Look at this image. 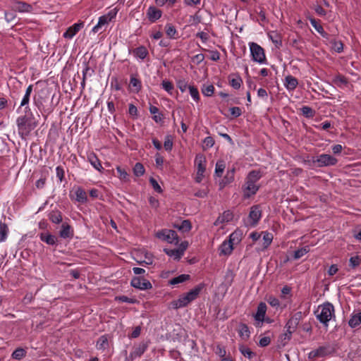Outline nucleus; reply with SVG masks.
Returning a JSON list of instances; mask_svg holds the SVG:
<instances>
[{"label":"nucleus","instance_id":"obj_22","mask_svg":"<svg viewBox=\"0 0 361 361\" xmlns=\"http://www.w3.org/2000/svg\"><path fill=\"white\" fill-rule=\"evenodd\" d=\"M242 238L243 231L240 229H236L230 234L228 240L234 246L235 245H238L240 243Z\"/></svg>","mask_w":361,"mask_h":361},{"label":"nucleus","instance_id":"obj_26","mask_svg":"<svg viewBox=\"0 0 361 361\" xmlns=\"http://www.w3.org/2000/svg\"><path fill=\"white\" fill-rule=\"evenodd\" d=\"M88 161L97 171H102L104 168L102 166L100 160L94 153H91L87 156Z\"/></svg>","mask_w":361,"mask_h":361},{"label":"nucleus","instance_id":"obj_31","mask_svg":"<svg viewBox=\"0 0 361 361\" xmlns=\"http://www.w3.org/2000/svg\"><path fill=\"white\" fill-rule=\"evenodd\" d=\"M173 227L183 233H187L191 230L192 224L189 220H183L180 224H173Z\"/></svg>","mask_w":361,"mask_h":361},{"label":"nucleus","instance_id":"obj_30","mask_svg":"<svg viewBox=\"0 0 361 361\" xmlns=\"http://www.w3.org/2000/svg\"><path fill=\"white\" fill-rule=\"evenodd\" d=\"M133 53L135 57L142 60L145 59L149 54L147 49L143 45L139 46L138 47L134 49Z\"/></svg>","mask_w":361,"mask_h":361},{"label":"nucleus","instance_id":"obj_50","mask_svg":"<svg viewBox=\"0 0 361 361\" xmlns=\"http://www.w3.org/2000/svg\"><path fill=\"white\" fill-rule=\"evenodd\" d=\"M298 323L297 322H295V320L293 319L292 318H290L286 325H285V328L288 330V331H290L292 332H295V330L297 329V327L298 326Z\"/></svg>","mask_w":361,"mask_h":361},{"label":"nucleus","instance_id":"obj_19","mask_svg":"<svg viewBox=\"0 0 361 361\" xmlns=\"http://www.w3.org/2000/svg\"><path fill=\"white\" fill-rule=\"evenodd\" d=\"M205 286L206 285L204 283H200L185 294L192 302L198 297L200 292L205 288Z\"/></svg>","mask_w":361,"mask_h":361},{"label":"nucleus","instance_id":"obj_37","mask_svg":"<svg viewBox=\"0 0 361 361\" xmlns=\"http://www.w3.org/2000/svg\"><path fill=\"white\" fill-rule=\"evenodd\" d=\"M32 90H33V85H30L27 87L25 94L21 100L19 109L24 106L25 105L29 104L30 95L32 94Z\"/></svg>","mask_w":361,"mask_h":361},{"label":"nucleus","instance_id":"obj_27","mask_svg":"<svg viewBox=\"0 0 361 361\" xmlns=\"http://www.w3.org/2000/svg\"><path fill=\"white\" fill-rule=\"evenodd\" d=\"M75 201H77L79 203L85 204L88 200L86 192L81 187L77 188V189L75 191Z\"/></svg>","mask_w":361,"mask_h":361},{"label":"nucleus","instance_id":"obj_20","mask_svg":"<svg viewBox=\"0 0 361 361\" xmlns=\"http://www.w3.org/2000/svg\"><path fill=\"white\" fill-rule=\"evenodd\" d=\"M129 88L131 91L138 93L142 89L141 80L134 75H130Z\"/></svg>","mask_w":361,"mask_h":361},{"label":"nucleus","instance_id":"obj_35","mask_svg":"<svg viewBox=\"0 0 361 361\" xmlns=\"http://www.w3.org/2000/svg\"><path fill=\"white\" fill-rule=\"evenodd\" d=\"M332 82L335 84L336 86L341 87L342 86H345L348 83V79L341 74H337L334 76L332 80Z\"/></svg>","mask_w":361,"mask_h":361},{"label":"nucleus","instance_id":"obj_64","mask_svg":"<svg viewBox=\"0 0 361 361\" xmlns=\"http://www.w3.org/2000/svg\"><path fill=\"white\" fill-rule=\"evenodd\" d=\"M221 216L224 218L226 222H229L233 220V214L230 210H226L221 214Z\"/></svg>","mask_w":361,"mask_h":361},{"label":"nucleus","instance_id":"obj_32","mask_svg":"<svg viewBox=\"0 0 361 361\" xmlns=\"http://www.w3.org/2000/svg\"><path fill=\"white\" fill-rule=\"evenodd\" d=\"M361 324V312L353 314L350 316L348 320V325L350 327L354 329L357 327Z\"/></svg>","mask_w":361,"mask_h":361},{"label":"nucleus","instance_id":"obj_29","mask_svg":"<svg viewBox=\"0 0 361 361\" xmlns=\"http://www.w3.org/2000/svg\"><path fill=\"white\" fill-rule=\"evenodd\" d=\"M109 22L110 21L104 15L100 16L99 18L97 24L93 27L92 32H93L94 33L102 32V31H101V30L102 27L108 25Z\"/></svg>","mask_w":361,"mask_h":361},{"label":"nucleus","instance_id":"obj_14","mask_svg":"<svg viewBox=\"0 0 361 361\" xmlns=\"http://www.w3.org/2000/svg\"><path fill=\"white\" fill-rule=\"evenodd\" d=\"M84 26V23H74L70 26L63 34V37L66 39H72Z\"/></svg>","mask_w":361,"mask_h":361},{"label":"nucleus","instance_id":"obj_11","mask_svg":"<svg viewBox=\"0 0 361 361\" xmlns=\"http://www.w3.org/2000/svg\"><path fill=\"white\" fill-rule=\"evenodd\" d=\"M11 7L15 11L20 13H30L32 11V6L31 4L19 0H11Z\"/></svg>","mask_w":361,"mask_h":361},{"label":"nucleus","instance_id":"obj_61","mask_svg":"<svg viewBox=\"0 0 361 361\" xmlns=\"http://www.w3.org/2000/svg\"><path fill=\"white\" fill-rule=\"evenodd\" d=\"M267 302L273 307H276V308H278L280 305V302L278 298L272 296V295H270L268 298H267Z\"/></svg>","mask_w":361,"mask_h":361},{"label":"nucleus","instance_id":"obj_40","mask_svg":"<svg viewBox=\"0 0 361 361\" xmlns=\"http://www.w3.org/2000/svg\"><path fill=\"white\" fill-rule=\"evenodd\" d=\"M361 264V256L360 255H354L352 256L349 259V264L348 266L352 269H355L357 268Z\"/></svg>","mask_w":361,"mask_h":361},{"label":"nucleus","instance_id":"obj_47","mask_svg":"<svg viewBox=\"0 0 361 361\" xmlns=\"http://www.w3.org/2000/svg\"><path fill=\"white\" fill-rule=\"evenodd\" d=\"M235 172V169L234 167L227 171L226 174L223 178V179L226 181V183L230 184L234 181Z\"/></svg>","mask_w":361,"mask_h":361},{"label":"nucleus","instance_id":"obj_7","mask_svg":"<svg viewBox=\"0 0 361 361\" xmlns=\"http://www.w3.org/2000/svg\"><path fill=\"white\" fill-rule=\"evenodd\" d=\"M157 238L169 243L178 245L179 243V238L177 233L173 230L161 229L156 233Z\"/></svg>","mask_w":361,"mask_h":361},{"label":"nucleus","instance_id":"obj_25","mask_svg":"<svg viewBox=\"0 0 361 361\" xmlns=\"http://www.w3.org/2000/svg\"><path fill=\"white\" fill-rule=\"evenodd\" d=\"M109 338L108 334L101 336L96 343V348L99 350H105L109 348Z\"/></svg>","mask_w":361,"mask_h":361},{"label":"nucleus","instance_id":"obj_16","mask_svg":"<svg viewBox=\"0 0 361 361\" xmlns=\"http://www.w3.org/2000/svg\"><path fill=\"white\" fill-rule=\"evenodd\" d=\"M195 162L197 165V172L200 175L204 173L207 162L205 157L202 154H197L195 157Z\"/></svg>","mask_w":361,"mask_h":361},{"label":"nucleus","instance_id":"obj_5","mask_svg":"<svg viewBox=\"0 0 361 361\" xmlns=\"http://www.w3.org/2000/svg\"><path fill=\"white\" fill-rule=\"evenodd\" d=\"M334 314V307L330 302H326L322 306L319 314L317 315V319L326 326Z\"/></svg>","mask_w":361,"mask_h":361},{"label":"nucleus","instance_id":"obj_1","mask_svg":"<svg viewBox=\"0 0 361 361\" xmlns=\"http://www.w3.org/2000/svg\"><path fill=\"white\" fill-rule=\"evenodd\" d=\"M262 177V174L259 170H252L248 173L242 186L244 200L249 199L257 192L260 186L257 185V183Z\"/></svg>","mask_w":361,"mask_h":361},{"label":"nucleus","instance_id":"obj_55","mask_svg":"<svg viewBox=\"0 0 361 361\" xmlns=\"http://www.w3.org/2000/svg\"><path fill=\"white\" fill-rule=\"evenodd\" d=\"M161 86L169 94H172V91L174 87L171 82L167 80H164L161 82Z\"/></svg>","mask_w":361,"mask_h":361},{"label":"nucleus","instance_id":"obj_43","mask_svg":"<svg viewBox=\"0 0 361 361\" xmlns=\"http://www.w3.org/2000/svg\"><path fill=\"white\" fill-rule=\"evenodd\" d=\"M269 37L276 48L279 49L282 47L281 37L278 33L274 32L269 35Z\"/></svg>","mask_w":361,"mask_h":361},{"label":"nucleus","instance_id":"obj_2","mask_svg":"<svg viewBox=\"0 0 361 361\" xmlns=\"http://www.w3.org/2000/svg\"><path fill=\"white\" fill-rule=\"evenodd\" d=\"M34 119V117H27V116H20L17 118L18 131L22 139H25L36 128L37 123Z\"/></svg>","mask_w":361,"mask_h":361},{"label":"nucleus","instance_id":"obj_23","mask_svg":"<svg viewBox=\"0 0 361 361\" xmlns=\"http://www.w3.org/2000/svg\"><path fill=\"white\" fill-rule=\"evenodd\" d=\"M219 250L220 255H230L233 250V245L228 240H224L220 245Z\"/></svg>","mask_w":361,"mask_h":361},{"label":"nucleus","instance_id":"obj_6","mask_svg":"<svg viewBox=\"0 0 361 361\" xmlns=\"http://www.w3.org/2000/svg\"><path fill=\"white\" fill-rule=\"evenodd\" d=\"M335 352V348L329 344L319 346L318 348L311 350L308 355V359L314 360L318 357H325L333 355Z\"/></svg>","mask_w":361,"mask_h":361},{"label":"nucleus","instance_id":"obj_12","mask_svg":"<svg viewBox=\"0 0 361 361\" xmlns=\"http://www.w3.org/2000/svg\"><path fill=\"white\" fill-rule=\"evenodd\" d=\"M59 234L61 238L71 239L74 235V230L68 222L65 221L62 223Z\"/></svg>","mask_w":361,"mask_h":361},{"label":"nucleus","instance_id":"obj_36","mask_svg":"<svg viewBox=\"0 0 361 361\" xmlns=\"http://www.w3.org/2000/svg\"><path fill=\"white\" fill-rule=\"evenodd\" d=\"M165 32L166 35L171 39H177L178 32L174 25L171 23H167L165 26Z\"/></svg>","mask_w":361,"mask_h":361},{"label":"nucleus","instance_id":"obj_62","mask_svg":"<svg viewBox=\"0 0 361 361\" xmlns=\"http://www.w3.org/2000/svg\"><path fill=\"white\" fill-rule=\"evenodd\" d=\"M203 143H204V147L211 148L214 145V140L212 137L208 136L204 139Z\"/></svg>","mask_w":361,"mask_h":361},{"label":"nucleus","instance_id":"obj_13","mask_svg":"<svg viewBox=\"0 0 361 361\" xmlns=\"http://www.w3.org/2000/svg\"><path fill=\"white\" fill-rule=\"evenodd\" d=\"M146 15L149 21L153 23L161 17L162 11L157 7L151 6L148 8Z\"/></svg>","mask_w":361,"mask_h":361},{"label":"nucleus","instance_id":"obj_54","mask_svg":"<svg viewBox=\"0 0 361 361\" xmlns=\"http://www.w3.org/2000/svg\"><path fill=\"white\" fill-rule=\"evenodd\" d=\"M116 171L120 180L123 181H127L128 180V174L125 169H122L121 166H117Z\"/></svg>","mask_w":361,"mask_h":361},{"label":"nucleus","instance_id":"obj_10","mask_svg":"<svg viewBox=\"0 0 361 361\" xmlns=\"http://www.w3.org/2000/svg\"><path fill=\"white\" fill-rule=\"evenodd\" d=\"M267 305L265 302H260L257 306V312L254 314V319L256 321L255 326L261 327L263 323V319L266 316Z\"/></svg>","mask_w":361,"mask_h":361},{"label":"nucleus","instance_id":"obj_60","mask_svg":"<svg viewBox=\"0 0 361 361\" xmlns=\"http://www.w3.org/2000/svg\"><path fill=\"white\" fill-rule=\"evenodd\" d=\"M149 183L156 192L158 193H161L163 192L158 182L153 177H150Z\"/></svg>","mask_w":361,"mask_h":361},{"label":"nucleus","instance_id":"obj_53","mask_svg":"<svg viewBox=\"0 0 361 361\" xmlns=\"http://www.w3.org/2000/svg\"><path fill=\"white\" fill-rule=\"evenodd\" d=\"M188 90H189V92H190V94L192 98L195 102H198L200 100V94H199V91H198L197 88L193 85H189Z\"/></svg>","mask_w":361,"mask_h":361},{"label":"nucleus","instance_id":"obj_24","mask_svg":"<svg viewBox=\"0 0 361 361\" xmlns=\"http://www.w3.org/2000/svg\"><path fill=\"white\" fill-rule=\"evenodd\" d=\"M310 21L311 25L314 27V29L321 35V36L326 39H329L330 35L326 32L324 31L323 27L318 23L317 20L312 18H310Z\"/></svg>","mask_w":361,"mask_h":361},{"label":"nucleus","instance_id":"obj_34","mask_svg":"<svg viewBox=\"0 0 361 361\" xmlns=\"http://www.w3.org/2000/svg\"><path fill=\"white\" fill-rule=\"evenodd\" d=\"M190 279V276L189 274H180L176 277H174L169 280V284L175 286L181 283H183L186 281H188Z\"/></svg>","mask_w":361,"mask_h":361},{"label":"nucleus","instance_id":"obj_52","mask_svg":"<svg viewBox=\"0 0 361 361\" xmlns=\"http://www.w3.org/2000/svg\"><path fill=\"white\" fill-rule=\"evenodd\" d=\"M293 333V332L286 329V332L280 336L279 338L281 341L283 346H285L286 343L291 340Z\"/></svg>","mask_w":361,"mask_h":361},{"label":"nucleus","instance_id":"obj_15","mask_svg":"<svg viewBox=\"0 0 361 361\" xmlns=\"http://www.w3.org/2000/svg\"><path fill=\"white\" fill-rule=\"evenodd\" d=\"M191 302V300L187 296V295L183 294L180 295L177 300L172 301L171 305L173 309L177 310L188 306Z\"/></svg>","mask_w":361,"mask_h":361},{"label":"nucleus","instance_id":"obj_38","mask_svg":"<svg viewBox=\"0 0 361 361\" xmlns=\"http://www.w3.org/2000/svg\"><path fill=\"white\" fill-rule=\"evenodd\" d=\"M226 168L225 161L224 160H219L216 163L214 175L216 177H221L224 169Z\"/></svg>","mask_w":361,"mask_h":361},{"label":"nucleus","instance_id":"obj_39","mask_svg":"<svg viewBox=\"0 0 361 361\" xmlns=\"http://www.w3.org/2000/svg\"><path fill=\"white\" fill-rule=\"evenodd\" d=\"M164 252L169 257H173L175 260H180V259L182 257V254L180 253L179 250L176 249H168L164 248Z\"/></svg>","mask_w":361,"mask_h":361},{"label":"nucleus","instance_id":"obj_56","mask_svg":"<svg viewBox=\"0 0 361 361\" xmlns=\"http://www.w3.org/2000/svg\"><path fill=\"white\" fill-rule=\"evenodd\" d=\"M239 350L245 357L249 359H251L255 355V353L249 348L245 347L244 345H241Z\"/></svg>","mask_w":361,"mask_h":361},{"label":"nucleus","instance_id":"obj_51","mask_svg":"<svg viewBox=\"0 0 361 361\" xmlns=\"http://www.w3.org/2000/svg\"><path fill=\"white\" fill-rule=\"evenodd\" d=\"M330 42L332 44V49L337 53H341L343 50V44L341 41H336L335 39H331Z\"/></svg>","mask_w":361,"mask_h":361},{"label":"nucleus","instance_id":"obj_57","mask_svg":"<svg viewBox=\"0 0 361 361\" xmlns=\"http://www.w3.org/2000/svg\"><path fill=\"white\" fill-rule=\"evenodd\" d=\"M214 92V87L212 85H204L202 88V94L206 97H211Z\"/></svg>","mask_w":361,"mask_h":361},{"label":"nucleus","instance_id":"obj_28","mask_svg":"<svg viewBox=\"0 0 361 361\" xmlns=\"http://www.w3.org/2000/svg\"><path fill=\"white\" fill-rule=\"evenodd\" d=\"M149 343V341H148V342L142 341L138 345L134 346L132 352L137 357H140L147 350Z\"/></svg>","mask_w":361,"mask_h":361},{"label":"nucleus","instance_id":"obj_3","mask_svg":"<svg viewBox=\"0 0 361 361\" xmlns=\"http://www.w3.org/2000/svg\"><path fill=\"white\" fill-rule=\"evenodd\" d=\"M316 167H326L335 166L338 163V159L331 154H322L317 157H313L310 161Z\"/></svg>","mask_w":361,"mask_h":361},{"label":"nucleus","instance_id":"obj_42","mask_svg":"<svg viewBox=\"0 0 361 361\" xmlns=\"http://www.w3.org/2000/svg\"><path fill=\"white\" fill-rule=\"evenodd\" d=\"M300 111L301 112V114L307 118H311L314 117L315 114V111L308 106H302L300 109Z\"/></svg>","mask_w":361,"mask_h":361},{"label":"nucleus","instance_id":"obj_45","mask_svg":"<svg viewBox=\"0 0 361 361\" xmlns=\"http://www.w3.org/2000/svg\"><path fill=\"white\" fill-rule=\"evenodd\" d=\"M263 248H267L273 240V235L267 231L263 232Z\"/></svg>","mask_w":361,"mask_h":361},{"label":"nucleus","instance_id":"obj_33","mask_svg":"<svg viewBox=\"0 0 361 361\" xmlns=\"http://www.w3.org/2000/svg\"><path fill=\"white\" fill-rule=\"evenodd\" d=\"M238 334L242 339L246 340L250 336V331L246 324L241 323L239 325Z\"/></svg>","mask_w":361,"mask_h":361},{"label":"nucleus","instance_id":"obj_46","mask_svg":"<svg viewBox=\"0 0 361 361\" xmlns=\"http://www.w3.org/2000/svg\"><path fill=\"white\" fill-rule=\"evenodd\" d=\"M310 247L308 245L304 246L300 249H298L294 252L293 258L294 259H298L304 256L305 254L309 252Z\"/></svg>","mask_w":361,"mask_h":361},{"label":"nucleus","instance_id":"obj_63","mask_svg":"<svg viewBox=\"0 0 361 361\" xmlns=\"http://www.w3.org/2000/svg\"><path fill=\"white\" fill-rule=\"evenodd\" d=\"M56 176L59 179L60 182H62L65 177V171L62 166H58L56 168Z\"/></svg>","mask_w":361,"mask_h":361},{"label":"nucleus","instance_id":"obj_58","mask_svg":"<svg viewBox=\"0 0 361 361\" xmlns=\"http://www.w3.org/2000/svg\"><path fill=\"white\" fill-rule=\"evenodd\" d=\"M173 140L171 135H166L165 137L164 147L166 151L171 152L173 148Z\"/></svg>","mask_w":361,"mask_h":361},{"label":"nucleus","instance_id":"obj_8","mask_svg":"<svg viewBox=\"0 0 361 361\" xmlns=\"http://www.w3.org/2000/svg\"><path fill=\"white\" fill-rule=\"evenodd\" d=\"M130 285L133 288L142 290H149L152 288L150 281L141 276H133L131 279Z\"/></svg>","mask_w":361,"mask_h":361},{"label":"nucleus","instance_id":"obj_17","mask_svg":"<svg viewBox=\"0 0 361 361\" xmlns=\"http://www.w3.org/2000/svg\"><path fill=\"white\" fill-rule=\"evenodd\" d=\"M39 239L49 245H56L58 243V238L49 233H41Z\"/></svg>","mask_w":361,"mask_h":361},{"label":"nucleus","instance_id":"obj_48","mask_svg":"<svg viewBox=\"0 0 361 361\" xmlns=\"http://www.w3.org/2000/svg\"><path fill=\"white\" fill-rule=\"evenodd\" d=\"M133 170L134 175L137 177L142 176L145 172L143 164L140 162H137L135 164Z\"/></svg>","mask_w":361,"mask_h":361},{"label":"nucleus","instance_id":"obj_21","mask_svg":"<svg viewBox=\"0 0 361 361\" xmlns=\"http://www.w3.org/2000/svg\"><path fill=\"white\" fill-rule=\"evenodd\" d=\"M49 219L55 224L63 223V215L58 209L51 211L48 214Z\"/></svg>","mask_w":361,"mask_h":361},{"label":"nucleus","instance_id":"obj_49","mask_svg":"<svg viewBox=\"0 0 361 361\" xmlns=\"http://www.w3.org/2000/svg\"><path fill=\"white\" fill-rule=\"evenodd\" d=\"M242 83H243V80L239 75H236L235 78H232L229 81L230 85L232 87H233L235 90H238L240 87Z\"/></svg>","mask_w":361,"mask_h":361},{"label":"nucleus","instance_id":"obj_9","mask_svg":"<svg viewBox=\"0 0 361 361\" xmlns=\"http://www.w3.org/2000/svg\"><path fill=\"white\" fill-rule=\"evenodd\" d=\"M262 209L260 204H255L250 207L249 213L250 225L255 227L257 225L259 221L262 217Z\"/></svg>","mask_w":361,"mask_h":361},{"label":"nucleus","instance_id":"obj_59","mask_svg":"<svg viewBox=\"0 0 361 361\" xmlns=\"http://www.w3.org/2000/svg\"><path fill=\"white\" fill-rule=\"evenodd\" d=\"M116 300L121 302H127L129 304H135L137 302L136 299L130 298L126 295H120L116 298Z\"/></svg>","mask_w":361,"mask_h":361},{"label":"nucleus","instance_id":"obj_4","mask_svg":"<svg viewBox=\"0 0 361 361\" xmlns=\"http://www.w3.org/2000/svg\"><path fill=\"white\" fill-rule=\"evenodd\" d=\"M250 54L252 59L257 63L260 64L266 63L267 59L264 49L255 42L249 43Z\"/></svg>","mask_w":361,"mask_h":361},{"label":"nucleus","instance_id":"obj_18","mask_svg":"<svg viewBox=\"0 0 361 361\" xmlns=\"http://www.w3.org/2000/svg\"><path fill=\"white\" fill-rule=\"evenodd\" d=\"M298 85V80L291 75L285 77L284 86L288 91H293Z\"/></svg>","mask_w":361,"mask_h":361},{"label":"nucleus","instance_id":"obj_44","mask_svg":"<svg viewBox=\"0 0 361 361\" xmlns=\"http://www.w3.org/2000/svg\"><path fill=\"white\" fill-rule=\"evenodd\" d=\"M8 233V226L5 223L0 222V243L6 240Z\"/></svg>","mask_w":361,"mask_h":361},{"label":"nucleus","instance_id":"obj_41","mask_svg":"<svg viewBox=\"0 0 361 361\" xmlns=\"http://www.w3.org/2000/svg\"><path fill=\"white\" fill-rule=\"evenodd\" d=\"M26 350L23 348H16L11 354V357L15 360H20L26 356Z\"/></svg>","mask_w":361,"mask_h":361}]
</instances>
